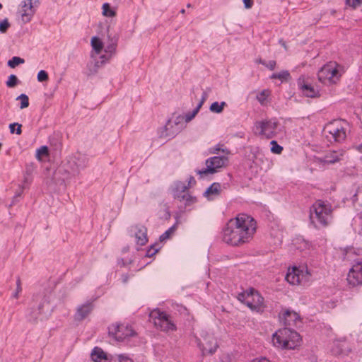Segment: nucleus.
Masks as SVG:
<instances>
[{"label":"nucleus","instance_id":"f257e3e1","mask_svg":"<svg viewBox=\"0 0 362 362\" xmlns=\"http://www.w3.org/2000/svg\"><path fill=\"white\" fill-rule=\"evenodd\" d=\"M257 230L255 220L241 214L230 219L222 229V240L228 245L241 246L249 243Z\"/></svg>","mask_w":362,"mask_h":362},{"label":"nucleus","instance_id":"f03ea898","mask_svg":"<svg viewBox=\"0 0 362 362\" xmlns=\"http://www.w3.org/2000/svg\"><path fill=\"white\" fill-rule=\"evenodd\" d=\"M310 219L316 228L327 226L332 220V206L322 200L316 201L310 207Z\"/></svg>","mask_w":362,"mask_h":362},{"label":"nucleus","instance_id":"7ed1b4c3","mask_svg":"<svg viewBox=\"0 0 362 362\" xmlns=\"http://www.w3.org/2000/svg\"><path fill=\"white\" fill-rule=\"evenodd\" d=\"M300 334L289 327L279 329L272 334V344L281 349H294L300 345Z\"/></svg>","mask_w":362,"mask_h":362},{"label":"nucleus","instance_id":"20e7f679","mask_svg":"<svg viewBox=\"0 0 362 362\" xmlns=\"http://www.w3.org/2000/svg\"><path fill=\"white\" fill-rule=\"evenodd\" d=\"M88 163V158L86 155L76 153L67 157L62 165L66 178H70L78 175L81 170L85 169Z\"/></svg>","mask_w":362,"mask_h":362},{"label":"nucleus","instance_id":"39448f33","mask_svg":"<svg viewBox=\"0 0 362 362\" xmlns=\"http://www.w3.org/2000/svg\"><path fill=\"white\" fill-rule=\"evenodd\" d=\"M341 75L338 70V64L336 62H330L324 65L318 71V80L324 84L336 83Z\"/></svg>","mask_w":362,"mask_h":362},{"label":"nucleus","instance_id":"423d86ee","mask_svg":"<svg viewBox=\"0 0 362 362\" xmlns=\"http://www.w3.org/2000/svg\"><path fill=\"white\" fill-rule=\"evenodd\" d=\"M149 317L155 327L159 328L161 331L169 332L176 329V325L171 317L165 312L155 309L151 312Z\"/></svg>","mask_w":362,"mask_h":362},{"label":"nucleus","instance_id":"0eeeda50","mask_svg":"<svg viewBox=\"0 0 362 362\" xmlns=\"http://www.w3.org/2000/svg\"><path fill=\"white\" fill-rule=\"evenodd\" d=\"M280 124L276 118L257 122L255 125L256 133L267 139L274 137L279 131Z\"/></svg>","mask_w":362,"mask_h":362},{"label":"nucleus","instance_id":"6e6552de","mask_svg":"<svg viewBox=\"0 0 362 362\" xmlns=\"http://www.w3.org/2000/svg\"><path fill=\"white\" fill-rule=\"evenodd\" d=\"M185 127L183 116L178 115L175 119H170L165 127L158 130V136L162 139H172L180 132Z\"/></svg>","mask_w":362,"mask_h":362},{"label":"nucleus","instance_id":"1a4fd4ad","mask_svg":"<svg viewBox=\"0 0 362 362\" xmlns=\"http://www.w3.org/2000/svg\"><path fill=\"white\" fill-rule=\"evenodd\" d=\"M238 299L252 310H259L263 305V297L253 288L238 293Z\"/></svg>","mask_w":362,"mask_h":362},{"label":"nucleus","instance_id":"9d476101","mask_svg":"<svg viewBox=\"0 0 362 362\" xmlns=\"http://www.w3.org/2000/svg\"><path fill=\"white\" fill-rule=\"evenodd\" d=\"M326 136L331 141L342 142L346 138V129L343 127L341 122L335 120L328 123L325 127Z\"/></svg>","mask_w":362,"mask_h":362},{"label":"nucleus","instance_id":"9b49d317","mask_svg":"<svg viewBox=\"0 0 362 362\" xmlns=\"http://www.w3.org/2000/svg\"><path fill=\"white\" fill-rule=\"evenodd\" d=\"M228 155H223L221 156H213L206 160V168L203 170L197 171V174L207 175L214 174L217 172L218 169L225 167L228 163Z\"/></svg>","mask_w":362,"mask_h":362},{"label":"nucleus","instance_id":"f8f14e48","mask_svg":"<svg viewBox=\"0 0 362 362\" xmlns=\"http://www.w3.org/2000/svg\"><path fill=\"white\" fill-rule=\"evenodd\" d=\"M108 333L118 341H122L127 337H132L136 333L132 326L128 324H112L108 327Z\"/></svg>","mask_w":362,"mask_h":362},{"label":"nucleus","instance_id":"ddd939ff","mask_svg":"<svg viewBox=\"0 0 362 362\" xmlns=\"http://www.w3.org/2000/svg\"><path fill=\"white\" fill-rule=\"evenodd\" d=\"M187 189L188 186L184 182H175L173 189V194L175 199L185 202V205H191L197 202V199L187 192Z\"/></svg>","mask_w":362,"mask_h":362},{"label":"nucleus","instance_id":"4468645a","mask_svg":"<svg viewBox=\"0 0 362 362\" xmlns=\"http://www.w3.org/2000/svg\"><path fill=\"white\" fill-rule=\"evenodd\" d=\"M129 234L136 239L137 245L143 246L148 242L147 228L141 224L132 226L128 230Z\"/></svg>","mask_w":362,"mask_h":362},{"label":"nucleus","instance_id":"2eb2a0df","mask_svg":"<svg viewBox=\"0 0 362 362\" xmlns=\"http://www.w3.org/2000/svg\"><path fill=\"white\" fill-rule=\"evenodd\" d=\"M347 281L353 287L362 285V262H357L349 270Z\"/></svg>","mask_w":362,"mask_h":362},{"label":"nucleus","instance_id":"dca6fc26","mask_svg":"<svg viewBox=\"0 0 362 362\" xmlns=\"http://www.w3.org/2000/svg\"><path fill=\"white\" fill-rule=\"evenodd\" d=\"M297 83L299 89L305 96L315 98L317 95L318 90L315 89L308 81H305V76H300Z\"/></svg>","mask_w":362,"mask_h":362},{"label":"nucleus","instance_id":"f3484780","mask_svg":"<svg viewBox=\"0 0 362 362\" xmlns=\"http://www.w3.org/2000/svg\"><path fill=\"white\" fill-rule=\"evenodd\" d=\"M281 322L288 327L297 326L298 324L300 323V318L299 315L292 310H287L280 317Z\"/></svg>","mask_w":362,"mask_h":362},{"label":"nucleus","instance_id":"a211bd4d","mask_svg":"<svg viewBox=\"0 0 362 362\" xmlns=\"http://www.w3.org/2000/svg\"><path fill=\"white\" fill-rule=\"evenodd\" d=\"M35 11V10L33 7L32 0H24L23 1L21 9L19 11L22 21L24 23L30 21Z\"/></svg>","mask_w":362,"mask_h":362},{"label":"nucleus","instance_id":"6ab92c4d","mask_svg":"<svg viewBox=\"0 0 362 362\" xmlns=\"http://www.w3.org/2000/svg\"><path fill=\"white\" fill-rule=\"evenodd\" d=\"M94 308V305L91 301H87L79 305L74 315V318L77 321H81L87 317Z\"/></svg>","mask_w":362,"mask_h":362},{"label":"nucleus","instance_id":"aec40b11","mask_svg":"<svg viewBox=\"0 0 362 362\" xmlns=\"http://www.w3.org/2000/svg\"><path fill=\"white\" fill-rule=\"evenodd\" d=\"M112 41H110V43L108 45L106 46L105 49V52H106V54H103L100 56L101 61H98L96 62V66H99V64H103L105 62L108 61L109 59L112 56V54L115 52L116 46L117 41L115 40V37H112Z\"/></svg>","mask_w":362,"mask_h":362},{"label":"nucleus","instance_id":"412c9836","mask_svg":"<svg viewBox=\"0 0 362 362\" xmlns=\"http://www.w3.org/2000/svg\"><path fill=\"white\" fill-rule=\"evenodd\" d=\"M344 153V150L329 152L325 156L322 161L327 164H334L341 160Z\"/></svg>","mask_w":362,"mask_h":362},{"label":"nucleus","instance_id":"4be33fe9","mask_svg":"<svg viewBox=\"0 0 362 362\" xmlns=\"http://www.w3.org/2000/svg\"><path fill=\"white\" fill-rule=\"evenodd\" d=\"M204 340H205V342H204V344H203L202 348L203 354H205L206 353L213 354L214 353H215V351H216V349L218 348V344H217L216 339L212 336H209L208 338H206Z\"/></svg>","mask_w":362,"mask_h":362},{"label":"nucleus","instance_id":"5701e85b","mask_svg":"<svg viewBox=\"0 0 362 362\" xmlns=\"http://www.w3.org/2000/svg\"><path fill=\"white\" fill-rule=\"evenodd\" d=\"M302 272L296 268H293L291 271H288L286 275V280L292 285H297L301 282Z\"/></svg>","mask_w":362,"mask_h":362},{"label":"nucleus","instance_id":"b1692460","mask_svg":"<svg viewBox=\"0 0 362 362\" xmlns=\"http://www.w3.org/2000/svg\"><path fill=\"white\" fill-rule=\"evenodd\" d=\"M221 190V186L218 182H214L204 192V195L209 199H212L218 196Z\"/></svg>","mask_w":362,"mask_h":362},{"label":"nucleus","instance_id":"393cba45","mask_svg":"<svg viewBox=\"0 0 362 362\" xmlns=\"http://www.w3.org/2000/svg\"><path fill=\"white\" fill-rule=\"evenodd\" d=\"M91 358L95 362H105L107 360L106 354L102 349L95 347L91 352Z\"/></svg>","mask_w":362,"mask_h":362},{"label":"nucleus","instance_id":"a878e982","mask_svg":"<svg viewBox=\"0 0 362 362\" xmlns=\"http://www.w3.org/2000/svg\"><path fill=\"white\" fill-rule=\"evenodd\" d=\"M293 245L296 247V248L300 251L308 250L311 246L310 243L305 240L302 237L296 238L293 240Z\"/></svg>","mask_w":362,"mask_h":362},{"label":"nucleus","instance_id":"bb28decb","mask_svg":"<svg viewBox=\"0 0 362 362\" xmlns=\"http://www.w3.org/2000/svg\"><path fill=\"white\" fill-rule=\"evenodd\" d=\"M91 46L93 47V49L95 51L96 54H100L103 49V42L100 39V37L97 36H94L92 37L91 41Z\"/></svg>","mask_w":362,"mask_h":362},{"label":"nucleus","instance_id":"cd10ccee","mask_svg":"<svg viewBox=\"0 0 362 362\" xmlns=\"http://www.w3.org/2000/svg\"><path fill=\"white\" fill-rule=\"evenodd\" d=\"M102 26V29L105 30L107 33V37L109 41H112V37H115L116 41L118 40V34L113 30V28L111 26V24H100Z\"/></svg>","mask_w":362,"mask_h":362},{"label":"nucleus","instance_id":"c85d7f7f","mask_svg":"<svg viewBox=\"0 0 362 362\" xmlns=\"http://www.w3.org/2000/svg\"><path fill=\"white\" fill-rule=\"evenodd\" d=\"M271 78L272 79H279L281 81H287L291 78V75L288 71L284 70L280 71L279 73H274L271 76Z\"/></svg>","mask_w":362,"mask_h":362},{"label":"nucleus","instance_id":"c756f323","mask_svg":"<svg viewBox=\"0 0 362 362\" xmlns=\"http://www.w3.org/2000/svg\"><path fill=\"white\" fill-rule=\"evenodd\" d=\"M209 152L213 154H218L219 152H222L224 155H230V151L223 148V144H218L216 146L210 148Z\"/></svg>","mask_w":362,"mask_h":362},{"label":"nucleus","instance_id":"7c9ffc66","mask_svg":"<svg viewBox=\"0 0 362 362\" xmlns=\"http://www.w3.org/2000/svg\"><path fill=\"white\" fill-rule=\"evenodd\" d=\"M226 105V102H221V103L214 102L211 105L209 110L211 112H214V113H221L223 112V108Z\"/></svg>","mask_w":362,"mask_h":362},{"label":"nucleus","instance_id":"2f4dec72","mask_svg":"<svg viewBox=\"0 0 362 362\" xmlns=\"http://www.w3.org/2000/svg\"><path fill=\"white\" fill-rule=\"evenodd\" d=\"M17 100L21 101L20 108L24 109L29 106V98L26 94L22 93L16 98Z\"/></svg>","mask_w":362,"mask_h":362},{"label":"nucleus","instance_id":"473e14b6","mask_svg":"<svg viewBox=\"0 0 362 362\" xmlns=\"http://www.w3.org/2000/svg\"><path fill=\"white\" fill-rule=\"evenodd\" d=\"M45 304H47V302L45 299H44L42 302L40 303L37 308V313H35L33 315L31 314L30 319L37 320L40 315L44 313V308Z\"/></svg>","mask_w":362,"mask_h":362},{"label":"nucleus","instance_id":"72a5a7b5","mask_svg":"<svg viewBox=\"0 0 362 362\" xmlns=\"http://www.w3.org/2000/svg\"><path fill=\"white\" fill-rule=\"evenodd\" d=\"M176 229H177L176 224H175L173 226H171L170 228H169L165 233H163L160 236V238H159L160 240L162 242V241H164V240L168 239L174 233V232L176 230Z\"/></svg>","mask_w":362,"mask_h":362},{"label":"nucleus","instance_id":"f704fd0d","mask_svg":"<svg viewBox=\"0 0 362 362\" xmlns=\"http://www.w3.org/2000/svg\"><path fill=\"white\" fill-rule=\"evenodd\" d=\"M11 134L21 135L22 134V125L19 123H11L8 126Z\"/></svg>","mask_w":362,"mask_h":362},{"label":"nucleus","instance_id":"c9c22d12","mask_svg":"<svg viewBox=\"0 0 362 362\" xmlns=\"http://www.w3.org/2000/svg\"><path fill=\"white\" fill-rule=\"evenodd\" d=\"M24 62L25 60L23 58L19 57H13L10 60H8V66L11 68H15L19 64H24Z\"/></svg>","mask_w":362,"mask_h":362},{"label":"nucleus","instance_id":"e433bc0d","mask_svg":"<svg viewBox=\"0 0 362 362\" xmlns=\"http://www.w3.org/2000/svg\"><path fill=\"white\" fill-rule=\"evenodd\" d=\"M200 109V105H197L195 109L193 110L192 112L187 113L185 117H183V120L185 119V122H190L198 113Z\"/></svg>","mask_w":362,"mask_h":362},{"label":"nucleus","instance_id":"4c0bfd02","mask_svg":"<svg viewBox=\"0 0 362 362\" xmlns=\"http://www.w3.org/2000/svg\"><path fill=\"white\" fill-rule=\"evenodd\" d=\"M103 14L105 16L112 17L115 15V12L111 9L109 4L105 3L103 5Z\"/></svg>","mask_w":362,"mask_h":362},{"label":"nucleus","instance_id":"58836bf2","mask_svg":"<svg viewBox=\"0 0 362 362\" xmlns=\"http://www.w3.org/2000/svg\"><path fill=\"white\" fill-rule=\"evenodd\" d=\"M270 144L272 145L271 151L273 153L280 154L282 152L283 147L279 145L278 143L276 142V141L272 140L270 142Z\"/></svg>","mask_w":362,"mask_h":362},{"label":"nucleus","instance_id":"ea45409f","mask_svg":"<svg viewBox=\"0 0 362 362\" xmlns=\"http://www.w3.org/2000/svg\"><path fill=\"white\" fill-rule=\"evenodd\" d=\"M18 83V79L16 75L11 74L8 76L6 81V86L9 88L15 87Z\"/></svg>","mask_w":362,"mask_h":362},{"label":"nucleus","instance_id":"a19ab883","mask_svg":"<svg viewBox=\"0 0 362 362\" xmlns=\"http://www.w3.org/2000/svg\"><path fill=\"white\" fill-rule=\"evenodd\" d=\"M39 82H45L49 79L48 74L45 70H40L37 76Z\"/></svg>","mask_w":362,"mask_h":362},{"label":"nucleus","instance_id":"79ce46f5","mask_svg":"<svg viewBox=\"0 0 362 362\" xmlns=\"http://www.w3.org/2000/svg\"><path fill=\"white\" fill-rule=\"evenodd\" d=\"M22 291V287H21V279L20 278H18L17 279V281H16V291L13 293L12 296L14 298H18L19 297V293Z\"/></svg>","mask_w":362,"mask_h":362},{"label":"nucleus","instance_id":"37998d69","mask_svg":"<svg viewBox=\"0 0 362 362\" xmlns=\"http://www.w3.org/2000/svg\"><path fill=\"white\" fill-rule=\"evenodd\" d=\"M158 250H159L158 248H156L155 245H151L150 247L146 251V257H153L155 254H156L158 252Z\"/></svg>","mask_w":362,"mask_h":362},{"label":"nucleus","instance_id":"c03bdc74","mask_svg":"<svg viewBox=\"0 0 362 362\" xmlns=\"http://www.w3.org/2000/svg\"><path fill=\"white\" fill-rule=\"evenodd\" d=\"M361 4V0H346V5L353 8H356Z\"/></svg>","mask_w":362,"mask_h":362},{"label":"nucleus","instance_id":"a18cd8bd","mask_svg":"<svg viewBox=\"0 0 362 362\" xmlns=\"http://www.w3.org/2000/svg\"><path fill=\"white\" fill-rule=\"evenodd\" d=\"M268 96V90H263L259 95L257 96V99L259 101V103H263Z\"/></svg>","mask_w":362,"mask_h":362},{"label":"nucleus","instance_id":"49530a36","mask_svg":"<svg viewBox=\"0 0 362 362\" xmlns=\"http://www.w3.org/2000/svg\"><path fill=\"white\" fill-rule=\"evenodd\" d=\"M37 156L48 155V148L46 146H42L37 150Z\"/></svg>","mask_w":362,"mask_h":362},{"label":"nucleus","instance_id":"de8ad7c7","mask_svg":"<svg viewBox=\"0 0 362 362\" xmlns=\"http://www.w3.org/2000/svg\"><path fill=\"white\" fill-rule=\"evenodd\" d=\"M119 362H133V361L125 354H120L118 356Z\"/></svg>","mask_w":362,"mask_h":362},{"label":"nucleus","instance_id":"09e8293b","mask_svg":"<svg viewBox=\"0 0 362 362\" xmlns=\"http://www.w3.org/2000/svg\"><path fill=\"white\" fill-rule=\"evenodd\" d=\"M276 61L270 60L268 63L266 62V64L264 66L270 70H274L276 67Z\"/></svg>","mask_w":362,"mask_h":362},{"label":"nucleus","instance_id":"8fccbe9b","mask_svg":"<svg viewBox=\"0 0 362 362\" xmlns=\"http://www.w3.org/2000/svg\"><path fill=\"white\" fill-rule=\"evenodd\" d=\"M245 4V7L247 8H250L253 5V0H243Z\"/></svg>","mask_w":362,"mask_h":362},{"label":"nucleus","instance_id":"3c124183","mask_svg":"<svg viewBox=\"0 0 362 362\" xmlns=\"http://www.w3.org/2000/svg\"><path fill=\"white\" fill-rule=\"evenodd\" d=\"M10 25L11 24H0V31L1 33H5L10 27Z\"/></svg>","mask_w":362,"mask_h":362},{"label":"nucleus","instance_id":"603ef678","mask_svg":"<svg viewBox=\"0 0 362 362\" xmlns=\"http://www.w3.org/2000/svg\"><path fill=\"white\" fill-rule=\"evenodd\" d=\"M252 362H272V361L265 357H261V358H255V359L252 360Z\"/></svg>","mask_w":362,"mask_h":362},{"label":"nucleus","instance_id":"864d4df0","mask_svg":"<svg viewBox=\"0 0 362 362\" xmlns=\"http://www.w3.org/2000/svg\"><path fill=\"white\" fill-rule=\"evenodd\" d=\"M208 97V95L206 92H204L203 94H202V99L200 100V102L199 103L198 105H200V107L202 106V105L204 104V101L206 100Z\"/></svg>","mask_w":362,"mask_h":362},{"label":"nucleus","instance_id":"5fc2aeb1","mask_svg":"<svg viewBox=\"0 0 362 362\" xmlns=\"http://www.w3.org/2000/svg\"><path fill=\"white\" fill-rule=\"evenodd\" d=\"M35 313H37V308H32L30 309V313L28 314V318L29 320H34L33 319H30V317H31V314H35Z\"/></svg>","mask_w":362,"mask_h":362},{"label":"nucleus","instance_id":"6e6d98bb","mask_svg":"<svg viewBox=\"0 0 362 362\" xmlns=\"http://www.w3.org/2000/svg\"><path fill=\"white\" fill-rule=\"evenodd\" d=\"M195 182H196V181H195V180H194V177L191 176V177L189 178V182H188V185H187V186L189 187L192 183H194V184Z\"/></svg>","mask_w":362,"mask_h":362},{"label":"nucleus","instance_id":"4d7b16f0","mask_svg":"<svg viewBox=\"0 0 362 362\" xmlns=\"http://www.w3.org/2000/svg\"><path fill=\"white\" fill-rule=\"evenodd\" d=\"M255 62H256V63L261 64H262L264 66L266 64V62L262 60V59H256Z\"/></svg>","mask_w":362,"mask_h":362},{"label":"nucleus","instance_id":"13d9d810","mask_svg":"<svg viewBox=\"0 0 362 362\" xmlns=\"http://www.w3.org/2000/svg\"><path fill=\"white\" fill-rule=\"evenodd\" d=\"M356 150H357L358 152L362 153V144L355 146Z\"/></svg>","mask_w":362,"mask_h":362},{"label":"nucleus","instance_id":"bf43d9fd","mask_svg":"<svg viewBox=\"0 0 362 362\" xmlns=\"http://www.w3.org/2000/svg\"><path fill=\"white\" fill-rule=\"evenodd\" d=\"M118 264L119 265H121V266H125L126 265V262H124V260L123 259L119 260Z\"/></svg>","mask_w":362,"mask_h":362},{"label":"nucleus","instance_id":"052dcab7","mask_svg":"<svg viewBox=\"0 0 362 362\" xmlns=\"http://www.w3.org/2000/svg\"><path fill=\"white\" fill-rule=\"evenodd\" d=\"M358 233L359 235H362V221H361V223L360 224V228L358 229Z\"/></svg>","mask_w":362,"mask_h":362},{"label":"nucleus","instance_id":"680f3d73","mask_svg":"<svg viewBox=\"0 0 362 362\" xmlns=\"http://www.w3.org/2000/svg\"><path fill=\"white\" fill-rule=\"evenodd\" d=\"M0 23H8V19L7 18H4V19H2V20H0Z\"/></svg>","mask_w":362,"mask_h":362},{"label":"nucleus","instance_id":"e2e57ef3","mask_svg":"<svg viewBox=\"0 0 362 362\" xmlns=\"http://www.w3.org/2000/svg\"><path fill=\"white\" fill-rule=\"evenodd\" d=\"M127 279H128V277L127 276H124L123 282L126 283L127 281Z\"/></svg>","mask_w":362,"mask_h":362},{"label":"nucleus","instance_id":"0e129e2a","mask_svg":"<svg viewBox=\"0 0 362 362\" xmlns=\"http://www.w3.org/2000/svg\"><path fill=\"white\" fill-rule=\"evenodd\" d=\"M280 42H281V45H282L284 47H286V45H285V42H281V40H280Z\"/></svg>","mask_w":362,"mask_h":362},{"label":"nucleus","instance_id":"69168bd1","mask_svg":"<svg viewBox=\"0 0 362 362\" xmlns=\"http://www.w3.org/2000/svg\"><path fill=\"white\" fill-rule=\"evenodd\" d=\"M180 12H181V13H185V9H182V10L180 11Z\"/></svg>","mask_w":362,"mask_h":362},{"label":"nucleus","instance_id":"338daca9","mask_svg":"<svg viewBox=\"0 0 362 362\" xmlns=\"http://www.w3.org/2000/svg\"><path fill=\"white\" fill-rule=\"evenodd\" d=\"M191 6V4H187V7H190Z\"/></svg>","mask_w":362,"mask_h":362},{"label":"nucleus","instance_id":"774afa93","mask_svg":"<svg viewBox=\"0 0 362 362\" xmlns=\"http://www.w3.org/2000/svg\"><path fill=\"white\" fill-rule=\"evenodd\" d=\"M2 8V5L0 3V9Z\"/></svg>","mask_w":362,"mask_h":362}]
</instances>
